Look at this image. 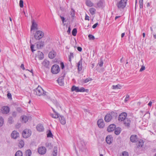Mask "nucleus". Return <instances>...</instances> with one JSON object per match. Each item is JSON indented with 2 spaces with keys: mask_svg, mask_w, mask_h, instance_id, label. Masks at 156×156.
Masks as SVG:
<instances>
[{
  "mask_svg": "<svg viewBox=\"0 0 156 156\" xmlns=\"http://www.w3.org/2000/svg\"><path fill=\"white\" fill-rule=\"evenodd\" d=\"M122 156H129V154L127 152L123 151L122 152Z\"/></svg>",
  "mask_w": 156,
  "mask_h": 156,
  "instance_id": "49530a36",
  "label": "nucleus"
},
{
  "mask_svg": "<svg viewBox=\"0 0 156 156\" xmlns=\"http://www.w3.org/2000/svg\"><path fill=\"white\" fill-rule=\"evenodd\" d=\"M19 133L16 131H13L11 133V137L12 138L16 139L19 136Z\"/></svg>",
  "mask_w": 156,
  "mask_h": 156,
  "instance_id": "2eb2a0df",
  "label": "nucleus"
},
{
  "mask_svg": "<svg viewBox=\"0 0 156 156\" xmlns=\"http://www.w3.org/2000/svg\"><path fill=\"white\" fill-rule=\"evenodd\" d=\"M74 57L73 54V53L71 52L70 53V55L69 57V61L70 62H71V58H73Z\"/></svg>",
  "mask_w": 156,
  "mask_h": 156,
  "instance_id": "79ce46f5",
  "label": "nucleus"
},
{
  "mask_svg": "<svg viewBox=\"0 0 156 156\" xmlns=\"http://www.w3.org/2000/svg\"><path fill=\"white\" fill-rule=\"evenodd\" d=\"M130 140L132 142H136L138 141L137 136L136 135H132L130 138Z\"/></svg>",
  "mask_w": 156,
  "mask_h": 156,
  "instance_id": "dca6fc26",
  "label": "nucleus"
},
{
  "mask_svg": "<svg viewBox=\"0 0 156 156\" xmlns=\"http://www.w3.org/2000/svg\"><path fill=\"white\" fill-rule=\"evenodd\" d=\"M7 97L9 99L11 98V94L10 93H8L7 94Z\"/></svg>",
  "mask_w": 156,
  "mask_h": 156,
  "instance_id": "4d7b16f0",
  "label": "nucleus"
},
{
  "mask_svg": "<svg viewBox=\"0 0 156 156\" xmlns=\"http://www.w3.org/2000/svg\"><path fill=\"white\" fill-rule=\"evenodd\" d=\"M78 70L79 71H81L82 68V59L81 58L77 63Z\"/></svg>",
  "mask_w": 156,
  "mask_h": 156,
  "instance_id": "a211bd4d",
  "label": "nucleus"
},
{
  "mask_svg": "<svg viewBox=\"0 0 156 156\" xmlns=\"http://www.w3.org/2000/svg\"><path fill=\"white\" fill-rule=\"evenodd\" d=\"M85 91V89H84V88L82 87L79 89V92H84Z\"/></svg>",
  "mask_w": 156,
  "mask_h": 156,
  "instance_id": "8fccbe9b",
  "label": "nucleus"
},
{
  "mask_svg": "<svg viewBox=\"0 0 156 156\" xmlns=\"http://www.w3.org/2000/svg\"><path fill=\"white\" fill-rule=\"evenodd\" d=\"M121 129L120 128H117L115 130V133L116 135H119L121 132Z\"/></svg>",
  "mask_w": 156,
  "mask_h": 156,
  "instance_id": "cd10ccee",
  "label": "nucleus"
},
{
  "mask_svg": "<svg viewBox=\"0 0 156 156\" xmlns=\"http://www.w3.org/2000/svg\"><path fill=\"white\" fill-rule=\"evenodd\" d=\"M56 55V52L52 50L49 52L48 56L49 58L51 59H52L55 57Z\"/></svg>",
  "mask_w": 156,
  "mask_h": 156,
  "instance_id": "ddd939ff",
  "label": "nucleus"
},
{
  "mask_svg": "<svg viewBox=\"0 0 156 156\" xmlns=\"http://www.w3.org/2000/svg\"><path fill=\"white\" fill-rule=\"evenodd\" d=\"M34 45L33 44H31V45L30 48L31 49L32 51L33 52L34 51H35V50H34L33 49V48H34Z\"/></svg>",
  "mask_w": 156,
  "mask_h": 156,
  "instance_id": "13d9d810",
  "label": "nucleus"
},
{
  "mask_svg": "<svg viewBox=\"0 0 156 156\" xmlns=\"http://www.w3.org/2000/svg\"><path fill=\"white\" fill-rule=\"evenodd\" d=\"M127 0H121L117 4V7L119 9H123L126 6Z\"/></svg>",
  "mask_w": 156,
  "mask_h": 156,
  "instance_id": "20e7f679",
  "label": "nucleus"
},
{
  "mask_svg": "<svg viewBox=\"0 0 156 156\" xmlns=\"http://www.w3.org/2000/svg\"><path fill=\"white\" fill-rule=\"evenodd\" d=\"M97 124L99 128H103L105 126L103 120L102 119H100L98 120L97 122Z\"/></svg>",
  "mask_w": 156,
  "mask_h": 156,
  "instance_id": "1a4fd4ad",
  "label": "nucleus"
},
{
  "mask_svg": "<svg viewBox=\"0 0 156 156\" xmlns=\"http://www.w3.org/2000/svg\"><path fill=\"white\" fill-rule=\"evenodd\" d=\"M24 145V142L23 140H21L20 141L19 146L20 147H22Z\"/></svg>",
  "mask_w": 156,
  "mask_h": 156,
  "instance_id": "473e14b6",
  "label": "nucleus"
},
{
  "mask_svg": "<svg viewBox=\"0 0 156 156\" xmlns=\"http://www.w3.org/2000/svg\"><path fill=\"white\" fill-rule=\"evenodd\" d=\"M55 105L57 108H58L59 107L60 108L59 103L56 101H55L54 102Z\"/></svg>",
  "mask_w": 156,
  "mask_h": 156,
  "instance_id": "09e8293b",
  "label": "nucleus"
},
{
  "mask_svg": "<svg viewBox=\"0 0 156 156\" xmlns=\"http://www.w3.org/2000/svg\"><path fill=\"white\" fill-rule=\"evenodd\" d=\"M130 119L127 118V119H126L123 121V124L126 127L129 128L130 127Z\"/></svg>",
  "mask_w": 156,
  "mask_h": 156,
  "instance_id": "9d476101",
  "label": "nucleus"
},
{
  "mask_svg": "<svg viewBox=\"0 0 156 156\" xmlns=\"http://www.w3.org/2000/svg\"><path fill=\"white\" fill-rule=\"evenodd\" d=\"M16 110L19 113H21L22 112V109L20 107L17 108Z\"/></svg>",
  "mask_w": 156,
  "mask_h": 156,
  "instance_id": "603ef678",
  "label": "nucleus"
},
{
  "mask_svg": "<svg viewBox=\"0 0 156 156\" xmlns=\"http://www.w3.org/2000/svg\"><path fill=\"white\" fill-rule=\"evenodd\" d=\"M64 78L62 77L59 78L58 80V83L60 86H63L64 85Z\"/></svg>",
  "mask_w": 156,
  "mask_h": 156,
  "instance_id": "5701e85b",
  "label": "nucleus"
},
{
  "mask_svg": "<svg viewBox=\"0 0 156 156\" xmlns=\"http://www.w3.org/2000/svg\"><path fill=\"white\" fill-rule=\"evenodd\" d=\"M145 69V66H142V67L141 68L140 70V72H141L143 71Z\"/></svg>",
  "mask_w": 156,
  "mask_h": 156,
  "instance_id": "bf43d9fd",
  "label": "nucleus"
},
{
  "mask_svg": "<svg viewBox=\"0 0 156 156\" xmlns=\"http://www.w3.org/2000/svg\"><path fill=\"white\" fill-rule=\"evenodd\" d=\"M92 80V79L90 78H88L86 79L85 80H83V83H86L88 82L89 81H91Z\"/></svg>",
  "mask_w": 156,
  "mask_h": 156,
  "instance_id": "c9c22d12",
  "label": "nucleus"
},
{
  "mask_svg": "<svg viewBox=\"0 0 156 156\" xmlns=\"http://www.w3.org/2000/svg\"><path fill=\"white\" fill-rule=\"evenodd\" d=\"M129 95H127L126 96V98L125 99V101H127L129 100Z\"/></svg>",
  "mask_w": 156,
  "mask_h": 156,
  "instance_id": "5fc2aeb1",
  "label": "nucleus"
},
{
  "mask_svg": "<svg viewBox=\"0 0 156 156\" xmlns=\"http://www.w3.org/2000/svg\"><path fill=\"white\" fill-rule=\"evenodd\" d=\"M115 125L112 124L110 125L107 129V131L108 132H111L113 131L115 128Z\"/></svg>",
  "mask_w": 156,
  "mask_h": 156,
  "instance_id": "f8f14e48",
  "label": "nucleus"
},
{
  "mask_svg": "<svg viewBox=\"0 0 156 156\" xmlns=\"http://www.w3.org/2000/svg\"><path fill=\"white\" fill-rule=\"evenodd\" d=\"M70 15L72 17H73L75 16V11L73 9H71V10L70 12Z\"/></svg>",
  "mask_w": 156,
  "mask_h": 156,
  "instance_id": "4c0bfd02",
  "label": "nucleus"
},
{
  "mask_svg": "<svg viewBox=\"0 0 156 156\" xmlns=\"http://www.w3.org/2000/svg\"><path fill=\"white\" fill-rule=\"evenodd\" d=\"M38 152L41 154H44L46 152V149L44 147L41 146L38 148Z\"/></svg>",
  "mask_w": 156,
  "mask_h": 156,
  "instance_id": "6e6552de",
  "label": "nucleus"
},
{
  "mask_svg": "<svg viewBox=\"0 0 156 156\" xmlns=\"http://www.w3.org/2000/svg\"><path fill=\"white\" fill-rule=\"evenodd\" d=\"M19 5L21 8H23V0H20Z\"/></svg>",
  "mask_w": 156,
  "mask_h": 156,
  "instance_id": "c03bdc74",
  "label": "nucleus"
},
{
  "mask_svg": "<svg viewBox=\"0 0 156 156\" xmlns=\"http://www.w3.org/2000/svg\"><path fill=\"white\" fill-rule=\"evenodd\" d=\"M60 66L61 68L62 69H63V68L64 67V63L63 62H61L60 63Z\"/></svg>",
  "mask_w": 156,
  "mask_h": 156,
  "instance_id": "6e6d98bb",
  "label": "nucleus"
},
{
  "mask_svg": "<svg viewBox=\"0 0 156 156\" xmlns=\"http://www.w3.org/2000/svg\"><path fill=\"white\" fill-rule=\"evenodd\" d=\"M44 36V33L41 31L37 30L35 33L34 35V38L36 40L41 39Z\"/></svg>",
  "mask_w": 156,
  "mask_h": 156,
  "instance_id": "7ed1b4c3",
  "label": "nucleus"
},
{
  "mask_svg": "<svg viewBox=\"0 0 156 156\" xmlns=\"http://www.w3.org/2000/svg\"><path fill=\"white\" fill-rule=\"evenodd\" d=\"M90 40H94L95 39L94 37L91 34H89L88 36Z\"/></svg>",
  "mask_w": 156,
  "mask_h": 156,
  "instance_id": "a18cd8bd",
  "label": "nucleus"
},
{
  "mask_svg": "<svg viewBox=\"0 0 156 156\" xmlns=\"http://www.w3.org/2000/svg\"><path fill=\"white\" fill-rule=\"evenodd\" d=\"M77 49L79 51H81L82 50V48L81 47H78L77 48Z\"/></svg>",
  "mask_w": 156,
  "mask_h": 156,
  "instance_id": "338daca9",
  "label": "nucleus"
},
{
  "mask_svg": "<svg viewBox=\"0 0 156 156\" xmlns=\"http://www.w3.org/2000/svg\"><path fill=\"white\" fill-rule=\"evenodd\" d=\"M17 112H16L14 111L12 113V115L13 117H16L17 116Z\"/></svg>",
  "mask_w": 156,
  "mask_h": 156,
  "instance_id": "3c124183",
  "label": "nucleus"
},
{
  "mask_svg": "<svg viewBox=\"0 0 156 156\" xmlns=\"http://www.w3.org/2000/svg\"><path fill=\"white\" fill-rule=\"evenodd\" d=\"M87 5L89 6H92L93 4L90 0H87L86 2Z\"/></svg>",
  "mask_w": 156,
  "mask_h": 156,
  "instance_id": "7c9ffc66",
  "label": "nucleus"
},
{
  "mask_svg": "<svg viewBox=\"0 0 156 156\" xmlns=\"http://www.w3.org/2000/svg\"><path fill=\"white\" fill-rule=\"evenodd\" d=\"M58 118H59L60 122L61 124L62 125H64L66 124V121L63 116H60L59 115V117Z\"/></svg>",
  "mask_w": 156,
  "mask_h": 156,
  "instance_id": "412c9836",
  "label": "nucleus"
},
{
  "mask_svg": "<svg viewBox=\"0 0 156 156\" xmlns=\"http://www.w3.org/2000/svg\"><path fill=\"white\" fill-rule=\"evenodd\" d=\"M60 17L62 19V23H64L65 21V18L63 16H60Z\"/></svg>",
  "mask_w": 156,
  "mask_h": 156,
  "instance_id": "0e129e2a",
  "label": "nucleus"
},
{
  "mask_svg": "<svg viewBox=\"0 0 156 156\" xmlns=\"http://www.w3.org/2000/svg\"><path fill=\"white\" fill-rule=\"evenodd\" d=\"M112 137L111 135H108L106 138V141L107 143L110 144L112 143Z\"/></svg>",
  "mask_w": 156,
  "mask_h": 156,
  "instance_id": "4468645a",
  "label": "nucleus"
},
{
  "mask_svg": "<svg viewBox=\"0 0 156 156\" xmlns=\"http://www.w3.org/2000/svg\"><path fill=\"white\" fill-rule=\"evenodd\" d=\"M23 120L25 123L28 120V118L26 116L24 115L22 117Z\"/></svg>",
  "mask_w": 156,
  "mask_h": 156,
  "instance_id": "58836bf2",
  "label": "nucleus"
},
{
  "mask_svg": "<svg viewBox=\"0 0 156 156\" xmlns=\"http://www.w3.org/2000/svg\"><path fill=\"white\" fill-rule=\"evenodd\" d=\"M21 68L23 70H25V68L24 67V65L23 64H22L21 65V66H20Z\"/></svg>",
  "mask_w": 156,
  "mask_h": 156,
  "instance_id": "774afa93",
  "label": "nucleus"
},
{
  "mask_svg": "<svg viewBox=\"0 0 156 156\" xmlns=\"http://www.w3.org/2000/svg\"><path fill=\"white\" fill-rule=\"evenodd\" d=\"M31 133V131L30 129H26L23 130V136L24 138H27L30 136Z\"/></svg>",
  "mask_w": 156,
  "mask_h": 156,
  "instance_id": "423d86ee",
  "label": "nucleus"
},
{
  "mask_svg": "<svg viewBox=\"0 0 156 156\" xmlns=\"http://www.w3.org/2000/svg\"><path fill=\"white\" fill-rule=\"evenodd\" d=\"M15 156H22L23 154L22 151H18L16 152L15 154Z\"/></svg>",
  "mask_w": 156,
  "mask_h": 156,
  "instance_id": "2f4dec72",
  "label": "nucleus"
},
{
  "mask_svg": "<svg viewBox=\"0 0 156 156\" xmlns=\"http://www.w3.org/2000/svg\"><path fill=\"white\" fill-rule=\"evenodd\" d=\"M79 87H76L75 86H73L71 88L72 91H75L76 92H79Z\"/></svg>",
  "mask_w": 156,
  "mask_h": 156,
  "instance_id": "a878e982",
  "label": "nucleus"
},
{
  "mask_svg": "<svg viewBox=\"0 0 156 156\" xmlns=\"http://www.w3.org/2000/svg\"><path fill=\"white\" fill-rule=\"evenodd\" d=\"M31 154V151L30 149L27 150L25 151L26 156H30Z\"/></svg>",
  "mask_w": 156,
  "mask_h": 156,
  "instance_id": "c85d7f7f",
  "label": "nucleus"
},
{
  "mask_svg": "<svg viewBox=\"0 0 156 156\" xmlns=\"http://www.w3.org/2000/svg\"><path fill=\"white\" fill-rule=\"evenodd\" d=\"M36 128L37 131L41 132L43 131L44 128L42 124H38L37 125Z\"/></svg>",
  "mask_w": 156,
  "mask_h": 156,
  "instance_id": "aec40b11",
  "label": "nucleus"
},
{
  "mask_svg": "<svg viewBox=\"0 0 156 156\" xmlns=\"http://www.w3.org/2000/svg\"><path fill=\"white\" fill-rule=\"evenodd\" d=\"M98 25V23H95V24H94L93 26L92 27L94 29L95 28L97 27V25Z\"/></svg>",
  "mask_w": 156,
  "mask_h": 156,
  "instance_id": "052dcab7",
  "label": "nucleus"
},
{
  "mask_svg": "<svg viewBox=\"0 0 156 156\" xmlns=\"http://www.w3.org/2000/svg\"><path fill=\"white\" fill-rule=\"evenodd\" d=\"M8 122L10 124H12L14 122L12 117H10L8 119Z\"/></svg>",
  "mask_w": 156,
  "mask_h": 156,
  "instance_id": "a19ab883",
  "label": "nucleus"
},
{
  "mask_svg": "<svg viewBox=\"0 0 156 156\" xmlns=\"http://www.w3.org/2000/svg\"><path fill=\"white\" fill-rule=\"evenodd\" d=\"M127 113L125 112H123L120 114L118 117V120L120 122L124 121L126 119H127Z\"/></svg>",
  "mask_w": 156,
  "mask_h": 156,
  "instance_id": "0eeeda50",
  "label": "nucleus"
},
{
  "mask_svg": "<svg viewBox=\"0 0 156 156\" xmlns=\"http://www.w3.org/2000/svg\"><path fill=\"white\" fill-rule=\"evenodd\" d=\"M60 70L59 67L58 65L55 64L51 67V72L54 74H56L59 73Z\"/></svg>",
  "mask_w": 156,
  "mask_h": 156,
  "instance_id": "39448f33",
  "label": "nucleus"
},
{
  "mask_svg": "<svg viewBox=\"0 0 156 156\" xmlns=\"http://www.w3.org/2000/svg\"><path fill=\"white\" fill-rule=\"evenodd\" d=\"M38 57L40 60H41L44 58V54L43 53L40 51H38Z\"/></svg>",
  "mask_w": 156,
  "mask_h": 156,
  "instance_id": "b1692460",
  "label": "nucleus"
},
{
  "mask_svg": "<svg viewBox=\"0 0 156 156\" xmlns=\"http://www.w3.org/2000/svg\"><path fill=\"white\" fill-rule=\"evenodd\" d=\"M144 141L142 140H140L137 143L136 145L138 148L141 147L143 145Z\"/></svg>",
  "mask_w": 156,
  "mask_h": 156,
  "instance_id": "4be33fe9",
  "label": "nucleus"
},
{
  "mask_svg": "<svg viewBox=\"0 0 156 156\" xmlns=\"http://www.w3.org/2000/svg\"><path fill=\"white\" fill-rule=\"evenodd\" d=\"M77 32V29L76 28H74L72 31V34L73 36H75Z\"/></svg>",
  "mask_w": 156,
  "mask_h": 156,
  "instance_id": "e433bc0d",
  "label": "nucleus"
},
{
  "mask_svg": "<svg viewBox=\"0 0 156 156\" xmlns=\"http://www.w3.org/2000/svg\"><path fill=\"white\" fill-rule=\"evenodd\" d=\"M42 64L46 68H49V62L47 60H44L42 62Z\"/></svg>",
  "mask_w": 156,
  "mask_h": 156,
  "instance_id": "f3484780",
  "label": "nucleus"
},
{
  "mask_svg": "<svg viewBox=\"0 0 156 156\" xmlns=\"http://www.w3.org/2000/svg\"><path fill=\"white\" fill-rule=\"evenodd\" d=\"M46 146L47 147H48L49 148L51 149L52 147V146L51 143H47L46 144Z\"/></svg>",
  "mask_w": 156,
  "mask_h": 156,
  "instance_id": "37998d69",
  "label": "nucleus"
},
{
  "mask_svg": "<svg viewBox=\"0 0 156 156\" xmlns=\"http://www.w3.org/2000/svg\"><path fill=\"white\" fill-rule=\"evenodd\" d=\"M57 148L56 147H54V150L53 152V156H56L57 155Z\"/></svg>",
  "mask_w": 156,
  "mask_h": 156,
  "instance_id": "c756f323",
  "label": "nucleus"
},
{
  "mask_svg": "<svg viewBox=\"0 0 156 156\" xmlns=\"http://www.w3.org/2000/svg\"><path fill=\"white\" fill-rule=\"evenodd\" d=\"M4 123V120L3 118L0 116V127L2 126Z\"/></svg>",
  "mask_w": 156,
  "mask_h": 156,
  "instance_id": "ea45409f",
  "label": "nucleus"
},
{
  "mask_svg": "<svg viewBox=\"0 0 156 156\" xmlns=\"http://www.w3.org/2000/svg\"><path fill=\"white\" fill-rule=\"evenodd\" d=\"M48 137H52V135L50 130H49L48 133L47 134Z\"/></svg>",
  "mask_w": 156,
  "mask_h": 156,
  "instance_id": "de8ad7c7",
  "label": "nucleus"
},
{
  "mask_svg": "<svg viewBox=\"0 0 156 156\" xmlns=\"http://www.w3.org/2000/svg\"><path fill=\"white\" fill-rule=\"evenodd\" d=\"M121 86L119 84H118L116 85H113L112 88L113 89H120Z\"/></svg>",
  "mask_w": 156,
  "mask_h": 156,
  "instance_id": "72a5a7b5",
  "label": "nucleus"
},
{
  "mask_svg": "<svg viewBox=\"0 0 156 156\" xmlns=\"http://www.w3.org/2000/svg\"><path fill=\"white\" fill-rule=\"evenodd\" d=\"M44 42H41L37 44V46L38 48H39L43 47L44 46Z\"/></svg>",
  "mask_w": 156,
  "mask_h": 156,
  "instance_id": "bb28decb",
  "label": "nucleus"
},
{
  "mask_svg": "<svg viewBox=\"0 0 156 156\" xmlns=\"http://www.w3.org/2000/svg\"><path fill=\"white\" fill-rule=\"evenodd\" d=\"M96 10L95 9L91 8L90 9V12L92 15H94L95 13Z\"/></svg>",
  "mask_w": 156,
  "mask_h": 156,
  "instance_id": "f704fd0d",
  "label": "nucleus"
},
{
  "mask_svg": "<svg viewBox=\"0 0 156 156\" xmlns=\"http://www.w3.org/2000/svg\"><path fill=\"white\" fill-rule=\"evenodd\" d=\"M115 112H112L110 113H107L105 117V120L106 122H108L110 121L113 116L115 114Z\"/></svg>",
  "mask_w": 156,
  "mask_h": 156,
  "instance_id": "f03ea898",
  "label": "nucleus"
},
{
  "mask_svg": "<svg viewBox=\"0 0 156 156\" xmlns=\"http://www.w3.org/2000/svg\"><path fill=\"white\" fill-rule=\"evenodd\" d=\"M32 25L31 28V31L33 30L37 29L38 28H37V24L35 22L34 20H32Z\"/></svg>",
  "mask_w": 156,
  "mask_h": 156,
  "instance_id": "6ab92c4d",
  "label": "nucleus"
},
{
  "mask_svg": "<svg viewBox=\"0 0 156 156\" xmlns=\"http://www.w3.org/2000/svg\"><path fill=\"white\" fill-rule=\"evenodd\" d=\"M1 111L3 114H7L9 112V108L8 106H4L1 109Z\"/></svg>",
  "mask_w": 156,
  "mask_h": 156,
  "instance_id": "9b49d317",
  "label": "nucleus"
},
{
  "mask_svg": "<svg viewBox=\"0 0 156 156\" xmlns=\"http://www.w3.org/2000/svg\"><path fill=\"white\" fill-rule=\"evenodd\" d=\"M71 30V29L70 28V27H69L68 28V30L67 31V33H68V34H70Z\"/></svg>",
  "mask_w": 156,
  "mask_h": 156,
  "instance_id": "69168bd1",
  "label": "nucleus"
},
{
  "mask_svg": "<svg viewBox=\"0 0 156 156\" xmlns=\"http://www.w3.org/2000/svg\"><path fill=\"white\" fill-rule=\"evenodd\" d=\"M147 114H148V119H149L150 117V113L149 111L147 112L144 115H147Z\"/></svg>",
  "mask_w": 156,
  "mask_h": 156,
  "instance_id": "e2e57ef3",
  "label": "nucleus"
},
{
  "mask_svg": "<svg viewBox=\"0 0 156 156\" xmlns=\"http://www.w3.org/2000/svg\"><path fill=\"white\" fill-rule=\"evenodd\" d=\"M89 18H90L89 17V16H87V14H86V15L85 16V19L86 20H90Z\"/></svg>",
  "mask_w": 156,
  "mask_h": 156,
  "instance_id": "680f3d73",
  "label": "nucleus"
},
{
  "mask_svg": "<svg viewBox=\"0 0 156 156\" xmlns=\"http://www.w3.org/2000/svg\"><path fill=\"white\" fill-rule=\"evenodd\" d=\"M59 114L56 113V114H53L52 113H50V115L51 116L52 118L55 119H57L59 117Z\"/></svg>",
  "mask_w": 156,
  "mask_h": 156,
  "instance_id": "393cba45",
  "label": "nucleus"
},
{
  "mask_svg": "<svg viewBox=\"0 0 156 156\" xmlns=\"http://www.w3.org/2000/svg\"><path fill=\"white\" fill-rule=\"evenodd\" d=\"M47 93L46 92L44 91L42 88L39 86L37 88L34 90V94L38 96L46 95Z\"/></svg>",
  "mask_w": 156,
  "mask_h": 156,
  "instance_id": "f257e3e1",
  "label": "nucleus"
},
{
  "mask_svg": "<svg viewBox=\"0 0 156 156\" xmlns=\"http://www.w3.org/2000/svg\"><path fill=\"white\" fill-rule=\"evenodd\" d=\"M99 65V66L100 67H102L103 66V62L102 60H101L98 63Z\"/></svg>",
  "mask_w": 156,
  "mask_h": 156,
  "instance_id": "864d4df0",
  "label": "nucleus"
}]
</instances>
